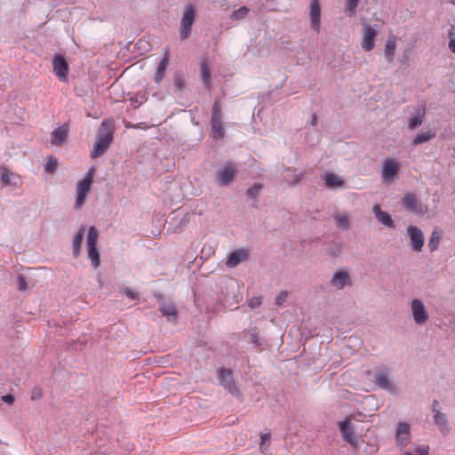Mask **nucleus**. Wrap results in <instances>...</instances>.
<instances>
[{"mask_svg":"<svg viewBox=\"0 0 455 455\" xmlns=\"http://www.w3.org/2000/svg\"><path fill=\"white\" fill-rule=\"evenodd\" d=\"M114 138V127L111 122L102 121L96 135V142L90 156L96 159L102 156L109 148Z\"/></svg>","mask_w":455,"mask_h":455,"instance_id":"nucleus-1","label":"nucleus"},{"mask_svg":"<svg viewBox=\"0 0 455 455\" xmlns=\"http://www.w3.org/2000/svg\"><path fill=\"white\" fill-rule=\"evenodd\" d=\"M211 130L213 140H220L225 136V127L223 124V116L221 112V106L218 101L212 104V117H211Z\"/></svg>","mask_w":455,"mask_h":455,"instance_id":"nucleus-2","label":"nucleus"},{"mask_svg":"<svg viewBox=\"0 0 455 455\" xmlns=\"http://www.w3.org/2000/svg\"><path fill=\"white\" fill-rule=\"evenodd\" d=\"M94 175V168L91 167L85 174L84 178L76 184V197L75 202L76 209H80L85 201L86 196L91 189L92 178Z\"/></svg>","mask_w":455,"mask_h":455,"instance_id":"nucleus-3","label":"nucleus"},{"mask_svg":"<svg viewBox=\"0 0 455 455\" xmlns=\"http://www.w3.org/2000/svg\"><path fill=\"white\" fill-rule=\"evenodd\" d=\"M99 232L93 226L90 227L87 233V252L88 258L90 259L92 265L96 268L100 264V252L97 248V240Z\"/></svg>","mask_w":455,"mask_h":455,"instance_id":"nucleus-4","label":"nucleus"},{"mask_svg":"<svg viewBox=\"0 0 455 455\" xmlns=\"http://www.w3.org/2000/svg\"><path fill=\"white\" fill-rule=\"evenodd\" d=\"M196 8L192 4L185 6L180 20V36L181 40L187 39L191 33L192 26L196 20Z\"/></svg>","mask_w":455,"mask_h":455,"instance_id":"nucleus-5","label":"nucleus"},{"mask_svg":"<svg viewBox=\"0 0 455 455\" xmlns=\"http://www.w3.org/2000/svg\"><path fill=\"white\" fill-rule=\"evenodd\" d=\"M374 383L379 388L387 391L390 394L395 395L398 393L397 387L389 379V371L387 368L374 372Z\"/></svg>","mask_w":455,"mask_h":455,"instance_id":"nucleus-6","label":"nucleus"},{"mask_svg":"<svg viewBox=\"0 0 455 455\" xmlns=\"http://www.w3.org/2000/svg\"><path fill=\"white\" fill-rule=\"evenodd\" d=\"M218 380L228 392L233 395H239V389L233 379L232 371L229 369L221 368L217 371Z\"/></svg>","mask_w":455,"mask_h":455,"instance_id":"nucleus-7","label":"nucleus"},{"mask_svg":"<svg viewBox=\"0 0 455 455\" xmlns=\"http://www.w3.org/2000/svg\"><path fill=\"white\" fill-rule=\"evenodd\" d=\"M411 427L407 422H398L395 427V439L397 446L404 448L411 441Z\"/></svg>","mask_w":455,"mask_h":455,"instance_id":"nucleus-8","label":"nucleus"},{"mask_svg":"<svg viewBox=\"0 0 455 455\" xmlns=\"http://www.w3.org/2000/svg\"><path fill=\"white\" fill-rule=\"evenodd\" d=\"M400 164L392 158H387L382 166V180L386 184H392L397 178Z\"/></svg>","mask_w":455,"mask_h":455,"instance_id":"nucleus-9","label":"nucleus"},{"mask_svg":"<svg viewBox=\"0 0 455 455\" xmlns=\"http://www.w3.org/2000/svg\"><path fill=\"white\" fill-rule=\"evenodd\" d=\"M403 207L416 215H423L427 212V207L412 193L406 194L402 200Z\"/></svg>","mask_w":455,"mask_h":455,"instance_id":"nucleus-10","label":"nucleus"},{"mask_svg":"<svg viewBox=\"0 0 455 455\" xmlns=\"http://www.w3.org/2000/svg\"><path fill=\"white\" fill-rule=\"evenodd\" d=\"M250 255V250L247 247H243L232 251L227 258L226 266L228 268H233L239 264L247 260Z\"/></svg>","mask_w":455,"mask_h":455,"instance_id":"nucleus-11","label":"nucleus"},{"mask_svg":"<svg viewBox=\"0 0 455 455\" xmlns=\"http://www.w3.org/2000/svg\"><path fill=\"white\" fill-rule=\"evenodd\" d=\"M235 173V165L231 162L226 163L221 168L218 169L216 172L219 184L221 186L229 185L234 180Z\"/></svg>","mask_w":455,"mask_h":455,"instance_id":"nucleus-12","label":"nucleus"},{"mask_svg":"<svg viewBox=\"0 0 455 455\" xmlns=\"http://www.w3.org/2000/svg\"><path fill=\"white\" fill-rule=\"evenodd\" d=\"M411 309L413 320L417 324H423L428 320V313L420 299H413L411 302Z\"/></svg>","mask_w":455,"mask_h":455,"instance_id":"nucleus-13","label":"nucleus"},{"mask_svg":"<svg viewBox=\"0 0 455 455\" xmlns=\"http://www.w3.org/2000/svg\"><path fill=\"white\" fill-rule=\"evenodd\" d=\"M339 427L343 440L348 443L352 447L357 448L359 446V442L355 436L353 427L350 424V419L346 418L343 421L339 423Z\"/></svg>","mask_w":455,"mask_h":455,"instance_id":"nucleus-14","label":"nucleus"},{"mask_svg":"<svg viewBox=\"0 0 455 455\" xmlns=\"http://www.w3.org/2000/svg\"><path fill=\"white\" fill-rule=\"evenodd\" d=\"M407 233L411 239V248L414 251H421L424 245V235L422 231L416 226H409Z\"/></svg>","mask_w":455,"mask_h":455,"instance_id":"nucleus-15","label":"nucleus"},{"mask_svg":"<svg viewBox=\"0 0 455 455\" xmlns=\"http://www.w3.org/2000/svg\"><path fill=\"white\" fill-rule=\"evenodd\" d=\"M309 15L311 28L314 31L318 33L321 28V8L318 0H311L309 5Z\"/></svg>","mask_w":455,"mask_h":455,"instance_id":"nucleus-16","label":"nucleus"},{"mask_svg":"<svg viewBox=\"0 0 455 455\" xmlns=\"http://www.w3.org/2000/svg\"><path fill=\"white\" fill-rule=\"evenodd\" d=\"M331 285L336 290H342L346 286H351L352 282L349 274L345 270L336 271L331 279Z\"/></svg>","mask_w":455,"mask_h":455,"instance_id":"nucleus-17","label":"nucleus"},{"mask_svg":"<svg viewBox=\"0 0 455 455\" xmlns=\"http://www.w3.org/2000/svg\"><path fill=\"white\" fill-rule=\"evenodd\" d=\"M377 31L370 25L363 26V36L362 47L364 51L370 52L374 48L375 37Z\"/></svg>","mask_w":455,"mask_h":455,"instance_id":"nucleus-18","label":"nucleus"},{"mask_svg":"<svg viewBox=\"0 0 455 455\" xmlns=\"http://www.w3.org/2000/svg\"><path fill=\"white\" fill-rule=\"evenodd\" d=\"M53 70L60 80L67 79L68 66L64 57L56 55L53 59Z\"/></svg>","mask_w":455,"mask_h":455,"instance_id":"nucleus-19","label":"nucleus"},{"mask_svg":"<svg viewBox=\"0 0 455 455\" xmlns=\"http://www.w3.org/2000/svg\"><path fill=\"white\" fill-rule=\"evenodd\" d=\"M372 212L375 215L377 220L384 225L386 228L394 229L395 222L389 213L381 210L379 204H374L372 207Z\"/></svg>","mask_w":455,"mask_h":455,"instance_id":"nucleus-20","label":"nucleus"},{"mask_svg":"<svg viewBox=\"0 0 455 455\" xmlns=\"http://www.w3.org/2000/svg\"><path fill=\"white\" fill-rule=\"evenodd\" d=\"M68 134V124H63L53 130L51 133V142L52 145L60 146L64 144L67 140Z\"/></svg>","mask_w":455,"mask_h":455,"instance_id":"nucleus-21","label":"nucleus"},{"mask_svg":"<svg viewBox=\"0 0 455 455\" xmlns=\"http://www.w3.org/2000/svg\"><path fill=\"white\" fill-rule=\"evenodd\" d=\"M169 60H170L169 51H168V49H165L164 56L159 62L156 71L154 75V81L156 84H160L163 77L164 76Z\"/></svg>","mask_w":455,"mask_h":455,"instance_id":"nucleus-22","label":"nucleus"},{"mask_svg":"<svg viewBox=\"0 0 455 455\" xmlns=\"http://www.w3.org/2000/svg\"><path fill=\"white\" fill-rule=\"evenodd\" d=\"M159 311L169 322L175 323L178 318L177 307L173 303H163Z\"/></svg>","mask_w":455,"mask_h":455,"instance_id":"nucleus-23","label":"nucleus"},{"mask_svg":"<svg viewBox=\"0 0 455 455\" xmlns=\"http://www.w3.org/2000/svg\"><path fill=\"white\" fill-rule=\"evenodd\" d=\"M85 227L83 226L75 235L72 241V253L74 258H77L81 251V245L84 235Z\"/></svg>","mask_w":455,"mask_h":455,"instance_id":"nucleus-24","label":"nucleus"},{"mask_svg":"<svg viewBox=\"0 0 455 455\" xmlns=\"http://www.w3.org/2000/svg\"><path fill=\"white\" fill-rule=\"evenodd\" d=\"M323 180L325 187L328 188H337L343 185V180L339 176L331 172H326L323 175Z\"/></svg>","mask_w":455,"mask_h":455,"instance_id":"nucleus-25","label":"nucleus"},{"mask_svg":"<svg viewBox=\"0 0 455 455\" xmlns=\"http://www.w3.org/2000/svg\"><path fill=\"white\" fill-rule=\"evenodd\" d=\"M434 419L439 430L443 435H447L450 431V426L446 415L443 412H436L434 415Z\"/></svg>","mask_w":455,"mask_h":455,"instance_id":"nucleus-26","label":"nucleus"},{"mask_svg":"<svg viewBox=\"0 0 455 455\" xmlns=\"http://www.w3.org/2000/svg\"><path fill=\"white\" fill-rule=\"evenodd\" d=\"M395 38L393 36H388L387 40L385 44V49L384 53L386 60L388 62H392L395 56Z\"/></svg>","mask_w":455,"mask_h":455,"instance_id":"nucleus-27","label":"nucleus"},{"mask_svg":"<svg viewBox=\"0 0 455 455\" xmlns=\"http://www.w3.org/2000/svg\"><path fill=\"white\" fill-rule=\"evenodd\" d=\"M335 225L341 230H347L350 228L349 216L347 213H337L334 215Z\"/></svg>","mask_w":455,"mask_h":455,"instance_id":"nucleus-28","label":"nucleus"},{"mask_svg":"<svg viewBox=\"0 0 455 455\" xmlns=\"http://www.w3.org/2000/svg\"><path fill=\"white\" fill-rule=\"evenodd\" d=\"M201 80L204 85L209 89L211 86V70L205 60L201 62Z\"/></svg>","mask_w":455,"mask_h":455,"instance_id":"nucleus-29","label":"nucleus"},{"mask_svg":"<svg viewBox=\"0 0 455 455\" xmlns=\"http://www.w3.org/2000/svg\"><path fill=\"white\" fill-rule=\"evenodd\" d=\"M436 136V132L435 131L429 130L423 133H419L415 136L412 140V145L417 146L422 143H425Z\"/></svg>","mask_w":455,"mask_h":455,"instance_id":"nucleus-30","label":"nucleus"},{"mask_svg":"<svg viewBox=\"0 0 455 455\" xmlns=\"http://www.w3.org/2000/svg\"><path fill=\"white\" fill-rule=\"evenodd\" d=\"M441 240V233L438 230H434L431 234L430 239L428 241V248L430 251H435L437 250L439 243Z\"/></svg>","mask_w":455,"mask_h":455,"instance_id":"nucleus-31","label":"nucleus"},{"mask_svg":"<svg viewBox=\"0 0 455 455\" xmlns=\"http://www.w3.org/2000/svg\"><path fill=\"white\" fill-rule=\"evenodd\" d=\"M58 166L57 158L53 156H48L47 161L44 164V172L47 173H53Z\"/></svg>","mask_w":455,"mask_h":455,"instance_id":"nucleus-32","label":"nucleus"},{"mask_svg":"<svg viewBox=\"0 0 455 455\" xmlns=\"http://www.w3.org/2000/svg\"><path fill=\"white\" fill-rule=\"evenodd\" d=\"M260 440H261L260 445H259L260 451L263 454H267V452L268 451L269 446H270V442H271L270 434H268V433L262 434L260 435Z\"/></svg>","mask_w":455,"mask_h":455,"instance_id":"nucleus-33","label":"nucleus"},{"mask_svg":"<svg viewBox=\"0 0 455 455\" xmlns=\"http://www.w3.org/2000/svg\"><path fill=\"white\" fill-rule=\"evenodd\" d=\"M249 11H250L249 8H247L245 6H242L239 9H237L232 12L231 19L233 20H240L245 18V16L248 14Z\"/></svg>","mask_w":455,"mask_h":455,"instance_id":"nucleus-34","label":"nucleus"},{"mask_svg":"<svg viewBox=\"0 0 455 455\" xmlns=\"http://www.w3.org/2000/svg\"><path fill=\"white\" fill-rule=\"evenodd\" d=\"M13 173L5 167H0V180L4 185L11 183V178Z\"/></svg>","mask_w":455,"mask_h":455,"instance_id":"nucleus-35","label":"nucleus"},{"mask_svg":"<svg viewBox=\"0 0 455 455\" xmlns=\"http://www.w3.org/2000/svg\"><path fill=\"white\" fill-rule=\"evenodd\" d=\"M359 0H346V12L351 16L355 12L356 7L358 5Z\"/></svg>","mask_w":455,"mask_h":455,"instance_id":"nucleus-36","label":"nucleus"},{"mask_svg":"<svg viewBox=\"0 0 455 455\" xmlns=\"http://www.w3.org/2000/svg\"><path fill=\"white\" fill-rule=\"evenodd\" d=\"M261 188L262 185L260 183H254L251 187H250L247 189L246 194L248 196L251 198H256Z\"/></svg>","mask_w":455,"mask_h":455,"instance_id":"nucleus-37","label":"nucleus"},{"mask_svg":"<svg viewBox=\"0 0 455 455\" xmlns=\"http://www.w3.org/2000/svg\"><path fill=\"white\" fill-rule=\"evenodd\" d=\"M422 124V116L420 115H416L409 119L408 128L410 130H414L418 126Z\"/></svg>","mask_w":455,"mask_h":455,"instance_id":"nucleus-38","label":"nucleus"},{"mask_svg":"<svg viewBox=\"0 0 455 455\" xmlns=\"http://www.w3.org/2000/svg\"><path fill=\"white\" fill-rule=\"evenodd\" d=\"M261 303L262 299L260 296H255L247 299V305L251 309L259 307L261 305Z\"/></svg>","mask_w":455,"mask_h":455,"instance_id":"nucleus-39","label":"nucleus"},{"mask_svg":"<svg viewBox=\"0 0 455 455\" xmlns=\"http://www.w3.org/2000/svg\"><path fill=\"white\" fill-rule=\"evenodd\" d=\"M412 455H428L429 447L427 445H419L414 448Z\"/></svg>","mask_w":455,"mask_h":455,"instance_id":"nucleus-40","label":"nucleus"},{"mask_svg":"<svg viewBox=\"0 0 455 455\" xmlns=\"http://www.w3.org/2000/svg\"><path fill=\"white\" fill-rule=\"evenodd\" d=\"M249 339H250V342L251 344H253L254 346H256V347L261 346L259 335L254 330H252V331L250 332Z\"/></svg>","mask_w":455,"mask_h":455,"instance_id":"nucleus-41","label":"nucleus"},{"mask_svg":"<svg viewBox=\"0 0 455 455\" xmlns=\"http://www.w3.org/2000/svg\"><path fill=\"white\" fill-rule=\"evenodd\" d=\"M17 286L20 291H25L28 288L27 279L24 275H20L18 276Z\"/></svg>","mask_w":455,"mask_h":455,"instance_id":"nucleus-42","label":"nucleus"},{"mask_svg":"<svg viewBox=\"0 0 455 455\" xmlns=\"http://www.w3.org/2000/svg\"><path fill=\"white\" fill-rule=\"evenodd\" d=\"M287 298H288V292L281 291L275 297V305L282 306L286 301Z\"/></svg>","mask_w":455,"mask_h":455,"instance_id":"nucleus-43","label":"nucleus"},{"mask_svg":"<svg viewBox=\"0 0 455 455\" xmlns=\"http://www.w3.org/2000/svg\"><path fill=\"white\" fill-rule=\"evenodd\" d=\"M43 396V391L41 387H35L31 391V400H37Z\"/></svg>","mask_w":455,"mask_h":455,"instance_id":"nucleus-44","label":"nucleus"},{"mask_svg":"<svg viewBox=\"0 0 455 455\" xmlns=\"http://www.w3.org/2000/svg\"><path fill=\"white\" fill-rule=\"evenodd\" d=\"M123 292L124 294L128 297L129 299H135L137 298V293L136 291H132V289L130 288H124L123 290Z\"/></svg>","mask_w":455,"mask_h":455,"instance_id":"nucleus-45","label":"nucleus"},{"mask_svg":"<svg viewBox=\"0 0 455 455\" xmlns=\"http://www.w3.org/2000/svg\"><path fill=\"white\" fill-rule=\"evenodd\" d=\"M174 85L179 91H181L184 87L183 79L180 76H176L174 79Z\"/></svg>","mask_w":455,"mask_h":455,"instance_id":"nucleus-46","label":"nucleus"},{"mask_svg":"<svg viewBox=\"0 0 455 455\" xmlns=\"http://www.w3.org/2000/svg\"><path fill=\"white\" fill-rule=\"evenodd\" d=\"M2 400L7 403H12L14 401L13 395L8 394L2 396Z\"/></svg>","mask_w":455,"mask_h":455,"instance_id":"nucleus-47","label":"nucleus"},{"mask_svg":"<svg viewBox=\"0 0 455 455\" xmlns=\"http://www.w3.org/2000/svg\"><path fill=\"white\" fill-rule=\"evenodd\" d=\"M449 39L451 40L455 38V25H451L448 31Z\"/></svg>","mask_w":455,"mask_h":455,"instance_id":"nucleus-48","label":"nucleus"},{"mask_svg":"<svg viewBox=\"0 0 455 455\" xmlns=\"http://www.w3.org/2000/svg\"><path fill=\"white\" fill-rule=\"evenodd\" d=\"M438 406H439V402L437 400H435L433 402V404H432V411L434 412V415L436 413V412H441L439 410H438Z\"/></svg>","mask_w":455,"mask_h":455,"instance_id":"nucleus-49","label":"nucleus"},{"mask_svg":"<svg viewBox=\"0 0 455 455\" xmlns=\"http://www.w3.org/2000/svg\"><path fill=\"white\" fill-rule=\"evenodd\" d=\"M449 48L453 53H455V38L449 41Z\"/></svg>","mask_w":455,"mask_h":455,"instance_id":"nucleus-50","label":"nucleus"},{"mask_svg":"<svg viewBox=\"0 0 455 455\" xmlns=\"http://www.w3.org/2000/svg\"><path fill=\"white\" fill-rule=\"evenodd\" d=\"M311 124L313 126H315L317 124V116L315 114H313V116H312Z\"/></svg>","mask_w":455,"mask_h":455,"instance_id":"nucleus-51","label":"nucleus"},{"mask_svg":"<svg viewBox=\"0 0 455 455\" xmlns=\"http://www.w3.org/2000/svg\"><path fill=\"white\" fill-rule=\"evenodd\" d=\"M451 3L455 4V0L451 1Z\"/></svg>","mask_w":455,"mask_h":455,"instance_id":"nucleus-52","label":"nucleus"}]
</instances>
